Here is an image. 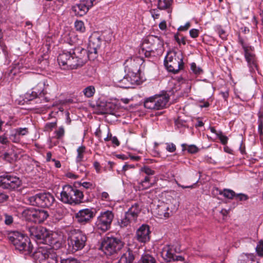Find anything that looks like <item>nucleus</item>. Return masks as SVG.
I'll use <instances>...</instances> for the list:
<instances>
[{
  "instance_id": "41",
  "label": "nucleus",
  "mask_w": 263,
  "mask_h": 263,
  "mask_svg": "<svg viewBox=\"0 0 263 263\" xmlns=\"http://www.w3.org/2000/svg\"><path fill=\"white\" fill-rule=\"evenodd\" d=\"M191 69L193 72L196 75H199L203 72L202 69L200 67H197L196 63L194 62L191 64Z\"/></svg>"
},
{
  "instance_id": "38",
  "label": "nucleus",
  "mask_w": 263,
  "mask_h": 263,
  "mask_svg": "<svg viewBox=\"0 0 263 263\" xmlns=\"http://www.w3.org/2000/svg\"><path fill=\"white\" fill-rule=\"evenodd\" d=\"M74 27L76 30L80 32H84L85 31L84 22L82 21H76L74 23Z\"/></svg>"
},
{
  "instance_id": "23",
  "label": "nucleus",
  "mask_w": 263,
  "mask_h": 263,
  "mask_svg": "<svg viewBox=\"0 0 263 263\" xmlns=\"http://www.w3.org/2000/svg\"><path fill=\"white\" fill-rule=\"evenodd\" d=\"M141 62V59L139 58L127 60L125 62V68L128 70V72L135 71L136 72H140Z\"/></svg>"
},
{
  "instance_id": "18",
  "label": "nucleus",
  "mask_w": 263,
  "mask_h": 263,
  "mask_svg": "<svg viewBox=\"0 0 263 263\" xmlns=\"http://www.w3.org/2000/svg\"><path fill=\"white\" fill-rule=\"evenodd\" d=\"M150 234L151 231L149 226L143 224L136 231V239L141 243H145L149 241Z\"/></svg>"
},
{
  "instance_id": "53",
  "label": "nucleus",
  "mask_w": 263,
  "mask_h": 263,
  "mask_svg": "<svg viewBox=\"0 0 263 263\" xmlns=\"http://www.w3.org/2000/svg\"><path fill=\"white\" fill-rule=\"evenodd\" d=\"M4 217H5V223L6 224L10 225L13 222V217L12 216L6 214L4 215Z\"/></svg>"
},
{
  "instance_id": "19",
  "label": "nucleus",
  "mask_w": 263,
  "mask_h": 263,
  "mask_svg": "<svg viewBox=\"0 0 263 263\" xmlns=\"http://www.w3.org/2000/svg\"><path fill=\"white\" fill-rule=\"evenodd\" d=\"M0 158L9 163H13L18 159V154L15 151L12 145L7 146V149L0 152Z\"/></svg>"
},
{
  "instance_id": "34",
  "label": "nucleus",
  "mask_w": 263,
  "mask_h": 263,
  "mask_svg": "<svg viewBox=\"0 0 263 263\" xmlns=\"http://www.w3.org/2000/svg\"><path fill=\"white\" fill-rule=\"evenodd\" d=\"M154 99L155 98L154 96L146 99L144 102V107L149 109L156 110V107L155 105Z\"/></svg>"
},
{
  "instance_id": "6",
  "label": "nucleus",
  "mask_w": 263,
  "mask_h": 263,
  "mask_svg": "<svg viewBox=\"0 0 263 263\" xmlns=\"http://www.w3.org/2000/svg\"><path fill=\"white\" fill-rule=\"evenodd\" d=\"M28 234L38 243L50 245L52 243V237L47 229L37 226H28Z\"/></svg>"
},
{
  "instance_id": "5",
  "label": "nucleus",
  "mask_w": 263,
  "mask_h": 263,
  "mask_svg": "<svg viewBox=\"0 0 263 263\" xmlns=\"http://www.w3.org/2000/svg\"><path fill=\"white\" fill-rule=\"evenodd\" d=\"M124 244L121 238L106 236L102 239L100 250L106 256H110L117 254Z\"/></svg>"
},
{
  "instance_id": "44",
  "label": "nucleus",
  "mask_w": 263,
  "mask_h": 263,
  "mask_svg": "<svg viewBox=\"0 0 263 263\" xmlns=\"http://www.w3.org/2000/svg\"><path fill=\"white\" fill-rule=\"evenodd\" d=\"M256 251L258 256L263 257V240H260L257 245Z\"/></svg>"
},
{
  "instance_id": "29",
  "label": "nucleus",
  "mask_w": 263,
  "mask_h": 263,
  "mask_svg": "<svg viewBox=\"0 0 263 263\" xmlns=\"http://www.w3.org/2000/svg\"><path fill=\"white\" fill-rule=\"evenodd\" d=\"M132 222H134V220H133L130 216L125 213L124 217L119 220L118 221V223L121 228H123L130 226V224Z\"/></svg>"
},
{
  "instance_id": "15",
  "label": "nucleus",
  "mask_w": 263,
  "mask_h": 263,
  "mask_svg": "<svg viewBox=\"0 0 263 263\" xmlns=\"http://www.w3.org/2000/svg\"><path fill=\"white\" fill-rule=\"evenodd\" d=\"M96 212L92 209H84L76 213L77 222L81 225H85L90 223L96 215Z\"/></svg>"
},
{
  "instance_id": "35",
  "label": "nucleus",
  "mask_w": 263,
  "mask_h": 263,
  "mask_svg": "<svg viewBox=\"0 0 263 263\" xmlns=\"http://www.w3.org/2000/svg\"><path fill=\"white\" fill-rule=\"evenodd\" d=\"M84 95L87 98H91L96 92V89L93 86L90 85L86 87L83 90Z\"/></svg>"
},
{
  "instance_id": "22",
  "label": "nucleus",
  "mask_w": 263,
  "mask_h": 263,
  "mask_svg": "<svg viewBox=\"0 0 263 263\" xmlns=\"http://www.w3.org/2000/svg\"><path fill=\"white\" fill-rule=\"evenodd\" d=\"M155 182L152 181V177L148 176H143V178L137 180L136 187L139 191H143L149 189L154 186Z\"/></svg>"
},
{
  "instance_id": "11",
  "label": "nucleus",
  "mask_w": 263,
  "mask_h": 263,
  "mask_svg": "<svg viewBox=\"0 0 263 263\" xmlns=\"http://www.w3.org/2000/svg\"><path fill=\"white\" fill-rule=\"evenodd\" d=\"M114 218V214L109 210L101 212L97 217L95 223L96 229L105 232L110 229Z\"/></svg>"
},
{
  "instance_id": "16",
  "label": "nucleus",
  "mask_w": 263,
  "mask_h": 263,
  "mask_svg": "<svg viewBox=\"0 0 263 263\" xmlns=\"http://www.w3.org/2000/svg\"><path fill=\"white\" fill-rule=\"evenodd\" d=\"M244 57L251 72H255L256 70H258V63L257 58L255 53L254 47L251 48V49L245 51Z\"/></svg>"
},
{
  "instance_id": "1",
  "label": "nucleus",
  "mask_w": 263,
  "mask_h": 263,
  "mask_svg": "<svg viewBox=\"0 0 263 263\" xmlns=\"http://www.w3.org/2000/svg\"><path fill=\"white\" fill-rule=\"evenodd\" d=\"M102 39L98 32L91 34L89 38L88 51L81 47H77L69 51H63L58 57V62L64 70L76 69L82 67L87 60H93L97 57Z\"/></svg>"
},
{
  "instance_id": "49",
  "label": "nucleus",
  "mask_w": 263,
  "mask_h": 263,
  "mask_svg": "<svg viewBox=\"0 0 263 263\" xmlns=\"http://www.w3.org/2000/svg\"><path fill=\"white\" fill-rule=\"evenodd\" d=\"M219 36L223 40L227 39V35L226 31L222 28H218L217 30Z\"/></svg>"
},
{
  "instance_id": "42",
  "label": "nucleus",
  "mask_w": 263,
  "mask_h": 263,
  "mask_svg": "<svg viewBox=\"0 0 263 263\" xmlns=\"http://www.w3.org/2000/svg\"><path fill=\"white\" fill-rule=\"evenodd\" d=\"M9 135L5 133L0 136V143L2 144L10 146L9 138L8 137Z\"/></svg>"
},
{
  "instance_id": "30",
  "label": "nucleus",
  "mask_w": 263,
  "mask_h": 263,
  "mask_svg": "<svg viewBox=\"0 0 263 263\" xmlns=\"http://www.w3.org/2000/svg\"><path fill=\"white\" fill-rule=\"evenodd\" d=\"M138 263H156V260L152 255L145 253L142 255Z\"/></svg>"
},
{
  "instance_id": "51",
  "label": "nucleus",
  "mask_w": 263,
  "mask_h": 263,
  "mask_svg": "<svg viewBox=\"0 0 263 263\" xmlns=\"http://www.w3.org/2000/svg\"><path fill=\"white\" fill-rule=\"evenodd\" d=\"M61 263H81V262L74 258H68L61 259Z\"/></svg>"
},
{
  "instance_id": "56",
  "label": "nucleus",
  "mask_w": 263,
  "mask_h": 263,
  "mask_svg": "<svg viewBox=\"0 0 263 263\" xmlns=\"http://www.w3.org/2000/svg\"><path fill=\"white\" fill-rule=\"evenodd\" d=\"M79 184L85 189H91L92 188V184L90 182H80Z\"/></svg>"
},
{
  "instance_id": "33",
  "label": "nucleus",
  "mask_w": 263,
  "mask_h": 263,
  "mask_svg": "<svg viewBox=\"0 0 263 263\" xmlns=\"http://www.w3.org/2000/svg\"><path fill=\"white\" fill-rule=\"evenodd\" d=\"M183 152L187 150L189 153L196 154L199 151V148L195 145H188L186 144L183 143L181 144Z\"/></svg>"
},
{
  "instance_id": "10",
  "label": "nucleus",
  "mask_w": 263,
  "mask_h": 263,
  "mask_svg": "<svg viewBox=\"0 0 263 263\" xmlns=\"http://www.w3.org/2000/svg\"><path fill=\"white\" fill-rule=\"evenodd\" d=\"M28 201L32 205L49 208L52 205L55 199L49 193H40L29 197Z\"/></svg>"
},
{
  "instance_id": "59",
  "label": "nucleus",
  "mask_w": 263,
  "mask_h": 263,
  "mask_svg": "<svg viewBox=\"0 0 263 263\" xmlns=\"http://www.w3.org/2000/svg\"><path fill=\"white\" fill-rule=\"evenodd\" d=\"M66 176L70 179H76L79 178V176L73 174L72 172H68L66 174Z\"/></svg>"
},
{
  "instance_id": "48",
  "label": "nucleus",
  "mask_w": 263,
  "mask_h": 263,
  "mask_svg": "<svg viewBox=\"0 0 263 263\" xmlns=\"http://www.w3.org/2000/svg\"><path fill=\"white\" fill-rule=\"evenodd\" d=\"M56 137L57 139H60L63 137L65 134V130L63 126L60 127L59 129L55 132Z\"/></svg>"
},
{
  "instance_id": "63",
  "label": "nucleus",
  "mask_w": 263,
  "mask_h": 263,
  "mask_svg": "<svg viewBox=\"0 0 263 263\" xmlns=\"http://www.w3.org/2000/svg\"><path fill=\"white\" fill-rule=\"evenodd\" d=\"M101 134H102V131H101V129L100 128V127H99L97 129L96 132L95 133V135L96 137H97L99 139V140H100L101 139Z\"/></svg>"
},
{
  "instance_id": "28",
  "label": "nucleus",
  "mask_w": 263,
  "mask_h": 263,
  "mask_svg": "<svg viewBox=\"0 0 263 263\" xmlns=\"http://www.w3.org/2000/svg\"><path fill=\"white\" fill-rule=\"evenodd\" d=\"M173 0H158L157 8L159 10L169 9Z\"/></svg>"
},
{
  "instance_id": "17",
  "label": "nucleus",
  "mask_w": 263,
  "mask_h": 263,
  "mask_svg": "<svg viewBox=\"0 0 263 263\" xmlns=\"http://www.w3.org/2000/svg\"><path fill=\"white\" fill-rule=\"evenodd\" d=\"M96 3V0H81L80 4L72 7V10L74 12L75 15L82 16L88 12L89 9L93 6L94 3Z\"/></svg>"
},
{
  "instance_id": "45",
  "label": "nucleus",
  "mask_w": 263,
  "mask_h": 263,
  "mask_svg": "<svg viewBox=\"0 0 263 263\" xmlns=\"http://www.w3.org/2000/svg\"><path fill=\"white\" fill-rule=\"evenodd\" d=\"M129 79V78L127 76V77L123 78L120 81L121 84H124V85H121V87H123V88H129V87H130L129 85L132 84L130 83V80H128Z\"/></svg>"
},
{
  "instance_id": "64",
  "label": "nucleus",
  "mask_w": 263,
  "mask_h": 263,
  "mask_svg": "<svg viewBox=\"0 0 263 263\" xmlns=\"http://www.w3.org/2000/svg\"><path fill=\"white\" fill-rule=\"evenodd\" d=\"M159 28L162 30H164L166 29V23L165 21H162L159 24Z\"/></svg>"
},
{
  "instance_id": "26",
  "label": "nucleus",
  "mask_w": 263,
  "mask_h": 263,
  "mask_svg": "<svg viewBox=\"0 0 263 263\" xmlns=\"http://www.w3.org/2000/svg\"><path fill=\"white\" fill-rule=\"evenodd\" d=\"M141 208L140 207L139 204L135 203L125 213L134 220V222H136L139 214L141 212Z\"/></svg>"
},
{
  "instance_id": "60",
  "label": "nucleus",
  "mask_w": 263,
  "mask_h": 263,
  "mask_svg": "<svg viewBox=\"0 0 263 263\" xmlns=\"http://www.w3.org/2000/svg\"><path fill=\"white\" fill-rule=\"evenodd\" d=\"M239 150H240V152L241 153V154L242 155H244V154H246V146H245V143H243V141H241L240 144V146H239Z\"/></svg>"
},
{
  "instance_id": "47",
  "label": "nucleus",
  "mask_w": 263,
  "mask_h": 263,
  "mask_svg": "<svg viewBox=\"0 0 263 263\" xmlns=\"http://www.w3.org/2000/svg\"><path fill=\"white\" fill-rule=\"evenodd\" d=\"M217 137L223 145H226L227 144L228 138L226 136L223 135L222 132L221 131L218 132V136Z\"/></svg>"
},
{
  "instance_id": "55",
  "label": "nucleus",
  "mask_w": 263,
  "mask_h": 263,
  "mask_svg": "<svg viewBox=\"0 0 263 263\" xmlns=\"http://www.w3.org/2000/svg\"><path fill=\"white\" fill-rule=\"evenodd\" d=\"M149 11L154 19H157L159 17L160 14L158 9H151Z\"/></svg>"
},
{
  "instance_id": "2",
  "label": "nucleus",
  "mask_w": 263,
  "mask_h": 263,
  "mask_svg": "<svg viewBox=\"0 0 263 263\" xmlns=\"http://www.w3.org/2000/svg\"><path fill=\"white\" fill-rule=\"evenodd\" d=\"M163 51V41L157 36L148 35L143 39L139 53L140 54H144L146 58H149L162 54Z\"/></svg>"
},
{
  "instance_id": "61",
  "label": "nucleus",
  "mask_w": 263,
  "mask_h": 263,
  "mask_svg": "<svg viewBox=\"0 0 263 263\" xmlns=\"http://www.w3.org/2000/svg\"><path fill=\"white\" fill-rule=\"evenodd\" d=\"M111 141L112 144L115 145L116 146H118L120 144V141L118 140L117 137L116 136L112 137Z\"/></svg>"
},
{
  "instance_id": "36",
  "label": "nucleus",
  "mask_w": 263,
  "mask_h": 263,
  "mask_svg": "<svg viewBox=\"0 0 263 263\" xmlns=\"http://www.w3.org/2000/svg\"><path fill=\"white\" fill-rule=\"evenodd\" d=\"M258 132L260 137L263 136V114L259 112L258 114Z\"/></svg>"
},
{
  "instance_id": "24",
  "label": "nucleus",
  "mask_w": 263,
  "mask_h": 263,
  "mask_svg": "<svg viewBox=\"0 0 263 263\" xmlns=\"http://www.w3.org/2000/svg\"><path fill=\"white\" fill-rule=\"evenodd\" d=\"M136 252L130 249L121 256L118 263H133L135 259Z\"/></svg>"
},
{
  "instance_id": "54",
  "label": "nucleus",
  "mask_w": 263,
  "mask_h": 263,
  "mask_svg": "<svg viewBox=\"0 0 263 263\" xmlns=\"http://www.w3.org/2000/svg\"><path fill=\"white\" fill-rule=\"evenodd\" d=\"M191 26V23L189 22H187L185 23V24L184 26H180L178 28V31H186L190 28Z\"/></svg>"
},
{
  "instance_id": "37",
  "label": "nucleus",
  "mask_w": 263,
  "mask_h": 263,
  "mask_svg": "<svg viewBox=\"0 0 263 263\" xmlns=\"http://www.w3.org/2000/svg\"><path fill=\"white\" fill-rule=\"evenodd\" d=\"M9 138L13 143H19L21 141V139L15 129L11 131L10 134L9 135Z\"/></svg>"
},
{
  "instance_id": "40",
  "label": "nucleus",
  "mask_w": 263,
  "mask_h": 263,
  "mask_svg": "<svg viewBox=\"0 0 263 263\" xmlns=\"http://www.w3.org/2000/svg\"><path fill=\"white\" fill-rule=\"evenodd\" d=\"M20 139L21 137L27 135L29 133L28 128L27 127H18L15 129Z\"/></svg>"
},
{
  "instance_id": "32",
  "label": "nucleus",
  "mask_w": 263,
  "mask_h": 263,
  "mask_svg": "<svg viewBox=\"0 0 263 263\" xmlns=\"http://www.w3.org/2000/svg\"><path fill=\"white\" fill-rule=\"evenodd\" d=\"M86 147L84 145L79 146L77 149V156L76 157V161L77 163L82 162L84 158V155L85 153Z\"/></svg>"
},
{
  "instance_id": "31",
  "label": "nucleus",
  "mask_w": 263,
  "mask_h": 263,
  "mask_svg": "<svg viewBox=\"0 0 263 263\" xmlns=\"http://www.w3.org/2000/svg\"><path fill=\"white\" fill-rule=\"evenodd\" d=\"M219 194L223 196L225 198L229 199H232L234 198L236 193L234 191L230 189H223V190H219Z\"/></svg>"
},
{
  "instance_id": "12",
  "label": "nucleus",
  "mask_w": 263,
  "mask_h": 263,
  "mask_svg": "<svg viewBox=\"0 0 263 263\" xmlns=\"http://www.w3.org/2000/svg\"><path fill=\"white\" fill-rule=\"evenodd\" d=\"M69 244L71 245L72 250L77 251L82 250L85 246L87 238L81 230L74 229L69 234Z\"/></svg>"
},
{
  "instance_id": "20",
  "label": "nucleus",
  "mask_w": 263,
  "mask_h": 263,
  "mask_svg": "<svg viewBox=\"0 0 263 263\" xmlns=\"http://www.w3.org/2000/svg\"><path fill=\"white\" fill-rule=\"evenodd\" d=\"M155 98V105L156 107V110H161L166 107L170 96L166 92H163L160 95H156L154 96Z\"/></svg>"
},
{
  "instance_id": "57",
  "label": "nucleus",
  "mask_w": 263,
  "mask_h": 263,
  "mask_svg": "<svg viewBox=\"0 0 263 263\" xmlns=\"http://www.w3.org/2000/svg\"><path fill=\"white\" fill-rule=\"evenodd\" d=\"M57 125L55 122H49L46 123L45 128L47 130H52L53 128H54Z\"/></svg>"
},
{
  "instance_id": "4",
  "label": "nucleus",
  "mask_w": 263,
  "mask_h": 263,
  "mask_svg": "<svg viewBox=\"0 0 263 263\" xmlns=\"http://www.w3.org/2000/svg\"><path fill=\"white\" fill-rule=\"evenodd\" d=\"M83 192L76 186L67 184L62 187L60 200L63 203L70 205H77L83 202Z\"/></svg>"
},
{
  "instance_id": "8",
  "label": "nucleus",
  "mask_w": 263,
  "mask_h": 263,
  "mask_svg": "<svg viewBox=\"0 0 263 263\" xmlns=\"http://www.w3.org/2000/svg\"><path fill=\"white\" fill-rule=\"evenodd\" d=\"M164 64L169 72L177 73L184 67L182 55L176 57V52H169L165 58Z\"/></svg>"
},
{
  "instance_id": "62",
  "label": "nucleus",
  "mask_w": 263,
  "mask_h": 263,
  "mask_svg": "<svg viewBox=\"0 0 263 263\" xmlns=\"http://www.w3.org/2000/svg\"><path fill=\"white\" fill-rule=\"evenodd\" d=\"M93 166L96 171V172L97 173H100V163L98 161H95L93 163Z\"/></svg>"
},
{
  "instance_id": "58",
  "label": "nucleus",
  "mask_w": 263,
  "mask_h": 263,
  "mask_svg": "<svg viewBox=\"0 0 263 263\" xmlns=\"http://www.w3.org/2000/svg\"><path fill=\"white\" fill-rule=\"evenodd\" d=\"M8 195L0 191V203H3L8 200Z\"/></svg>"
},
{
  "instance_id": "25",
  "label": "nucleus",
  "mask_w": 263,
  "mask_h": 263,
  "mask_svg": "<svg viewBox=\"0 0 263 263\" xmlns=\"http://www.w3.org/2000/svg\"><path fill=\"white\" fill-rule=\"evenodd\" d=\"M39 86L33 88L30 91H28L25 95V98L28 101H31L36 98H40L44 97L43 89L42 88H38Z\"/></svg>"
},
{
  "instance_id": "13",
  "label": "nucleus",
  "mask_w": 263,
  "mask_h": 263,
  "mask_svg": "<svg viewBox=\"0 0 263 263\" xmlns=\"http://www.w3.org/2000/svg\"><path fill=\"white\" fill-rule=\"evenodd\" d=\"M22 215L27 221L33 222L35 223L43 222L49 216L47 211L36 209L25 210Z\"/></svg>"
},
{
  "instance_id": "21",
  "label": "nucleus",
  "mask_w": 263,
  "mask_h": 263,
  "mask_svg": "<svg viewBox=\"0 0 263 263\" xmlns=\"http://www.w3.org/2000/svg\"><path fill=\"white\" fill-rule=\"evenodd\" d=\"M154 212L158 218L162 219L169 217L172 211L167 203L162 202L157 205Z\"/></svg>"
},
{
  "instance_id": "27",
  "label": "nucleus",
  "mask_w": 263,
  "mask_h": 263,
  "mask_svg": "<svg viewBox=\"0 0 263 263\" xmlns=\"http://www.w3.org/2000/svg\"><path fill=\"white\" fill-rule=\"evenodd\" d=\"M127 76L129 78L130 83L132 84H140L141 82L140 72L130 71Z\"/></svg>"
},
{
  "instance_id": "7",
  "label": "nucleus",
  "mask_w": 263,
  "mask_h": 263,
  "mask_svg": "<svg viewBox=\"0 0 263 263\" xmlns=\"http://www.w3.org/2000/svg\"><path fill=\"white\" fill-rule=\"evenodd\" d=\"M32 256L36 262L58 263L57 254L52 250L43 247H39Z\"/></svg>"
},
{
  "instance_id": "52",
  "label": "nucleus",
  "mask_w": 263,
  "mask_h": 263,
  "mask_svg": "<svg viewBox=\"0 0 263 263\" xmlns=\"http://www.w3.org/2000/svg\"><path fill=\"white\" fill-rule=\"evenodd\" d=\"M189 33L191 37L195 39L199 36V30L197 29H192L190 30Z\"/></svg>"
},
{
  "instance_id": "50",
  "label": "nucleus",
  "mask_w": 263,
  "mask_h": 263,
  "mask_svg": "<svg viewBox=\"0 0 263 263\" xmlns=\"http://www.w3.org/2000/svg\"><path fill=\"white\" fill-rule=\"evenodd\" d=\"M166 149L167 151L170 153H173L176 150V145L173 143H166Z\"/></svg>"
},
{
  "instance_id": "43",
  "label": "nucleus",
  "mask_w": 263,
  "mask_h": 263,
  "mask_svg": "<svg viewBox=\"0 0 263 263\" xmlns=\"http://www.w3.org/2000/svg\"><path fill=\"white\" fill-rule=\"evenodd\" d=\"M238 43L241 46V47L243 50V52H245L249 49H251V48L253 47L251 46H249V45L246 44L245 43L243 39L240 35L238 36Z\"/></svg>"
},
{
  "instance_id": "9",
  "label": "nucleus",
  "mask_w": 263,
  "mask_h": 263,
  "mask_svg": "<svg viewBox=\"0 0 263 263\" xmlns=\"http://www.w3.org/2000/svg\"><path fill=\"white\" fill-rule=\"evenodd\" d=\"M22 185V180L16 176L8 173L0 176V187L9 191H15Z\"/></svg>"
},
{
  "instance_id": "14",
  "label": "nucleus",
  "mask_w": 263,
  "mask_h": 263,
  "mask_svg": "<svg viewBox=\"0 0 263 263\" xmlns=\"http://www.w3.org/2000/svg\"><path fill=\"white\" fill-rule=\"evenodd\" d=\"M176 249L174 246L166 245L161 252V256L166 262L183 261L184 257L181 255H177Z\"/></svg>"
},
{
  "instance_id": "39",
  "label": "nucleus",
  "mask_w": 263,
  "mask_h": 263,
  "mask_svg": "<svg viewBox=\"0 0 263 263\" xmlns=\"http://www.w3.org/2000/svg\"><path fill=\"white\" fill-rule=\"evenodd\" d=\"M141 172L145 174V176H152L155 174V171L148 166H144L140 169Z\"/></svg>"
},
{
  "instance_id": "46",
  "label": "nucleus",
  "mask_w": 263,
  "mask_h": 263,
  "mask_svg": "<svg viewBox=\"0 0 263 263\" xmlns=\"http://www.w3.org/2000/svg\"><path fill=\"white\" fill-rule=\"evenodd\" d=\"M234 198L237 200H239L240 201H243L247 200L249 199V197L248 195L246 194L240 193L236 194Z\"/></svg>"
},
{
  "instance_id": "3",
  "label": "nucleus",
  "mask_w": 263,
  "mask_h": 263,
  "mask_svg": "<svg viewBox=\"0 0 263 263\" xmlns=\"http://www.w3.org/2000/svg\"><path fill=\"white\" fill-rule=\"evenodd\" d=\"M8 239L20 253L28 255L32 253L33 247L28 236L19 232L13 231L8 234Z\"/></svg>"
}]
</instances>
